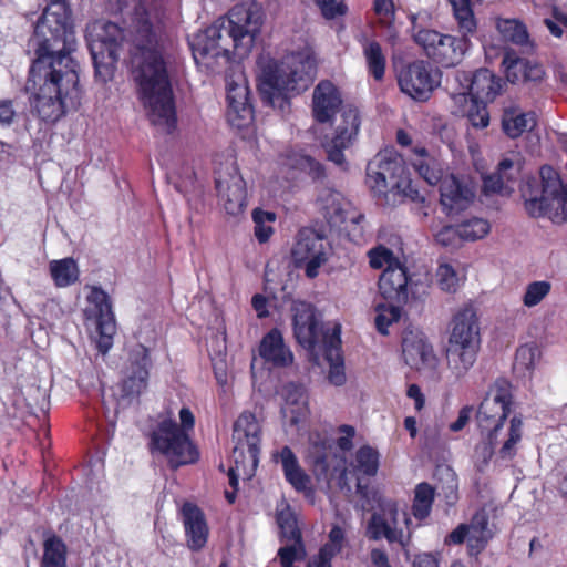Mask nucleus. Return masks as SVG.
I'll list each match as a JSON object with an SVG mask.
<instances>
[{
    "instance_id": "f257e3e1",
    "label": "nucleus",
    "mask_w": 567,
    "mask_h": 567,
    "mask_svg": "<svg viewBox=\"0 0 567 567\" xmlns=\"http://www.w3.org/2000/svg\"><path fill=\"white\" fill-rule=\"evenodd\" d=\"M132 33L133 79L138 101L150 122L166 133L175 127L173 91L164 58L165 33L158 9L141 1L135 8Z\"/></svg>"
},
{
    "instance_id": "f03ea898",
    "label": "nucleus",
    "mask_w": 567,
    "mask_h": 567,
    "mask_svg": "<svg viewBox=\"0 0 567 567\" xmlns=\"http://www.w3.org/2000/svg\"><path fill=\"white\" fill-rule=\"evenodd\" d=\"M79 65L72 56L56 60L35 58L25 84L38 116L54 123L80 100Z\"/></svg>"
},
{
    "instance_id": "7ed1b4c3",
    "label": "nucleus",
    "mask_w": 567,
    "mask_h": 567,
    "mask_svg": "<svg viewBox=\"0 0 567 567\" xmlns=\"http://www.w3.org/2000/svg\"><path fill=\"white\" fill-rule=\"evenodd\" d=\"M258 66L261 99L281 113L289 110L290 96L303 92L316 73V61L309 51L291 52L280 62L261 56Z\"/></svg>"
},
{
    "instance_id": "20e7f679",
    "label": "nucleus",
    "mask_w": 567,
    "mask_h": 567,
    "mask_svg": "<svg viewBox=\"0 0 567 567\" xmlns=\"http://www.w3.org/2000/svg\"><path fill=\"white\" fill-rule=\"evenodd\" d=\"M520 196L528 216L548 217L555 224L567 220V185L551 166H543L539 178L524 181Z\"/></svg>"
},
{
    "instance_id": "39448f33",
    "label": "nucleus",
    "mask_w": 567,
    "mask_h": 567,
    "mask_svg": "<svg viewBox=\"0 0 567 567\" xmlns=\"http://www.w3.org/2000/svg\"><path fill=\"white\" fill-rule=\"evenodd\" d=\"M32 41L37 58L56 60L71 56L75 35L66 0H51L35 24Z\"/></svg>"
},
{
    "instance_id": "423d86ee",
    "label": "nucleus",
    "mask_w": 567,
    "mask_h": 567,
    "mask_svg": "<svg viewBox=\"0 0 567 567\" xmlns=\"http://www.w3.org/2000/svg\"><path fill=\"white\" fill-rule=\"evenodd\" d=\"M480 326L472 308L460 310L452 320L451 334L445 351L447 369L463 378L474 365L480 349Z\"/></svg>"
},
{
    "instance_id": "0eeeda50",
    "label": "nucleus",
    "mask_w": 567,
    "mask_h": 567,
    "mask_svg": "<svg viewBox=\"0 0 567 567\" xmlns=\"http://www.w3.org/2000/svg\"><path fill=\"white\" fill-rule=\"evenodd\" d=\"M265 13L257 2L234 6L224 22L223 29L231 43L234 55L244 56L250 52L257 35L261 31Z\"/></svg>"
},
{
    "instance_id": "6e6552de",
    "label": "nucleus",
    "mask_w": 567,
    "mask_h": 567,
    "mask_svg": "<svg viewBox=\"0 0 567 567\" xmlns=\"http://www.w3.org/2000/svg\"><path fill=\"white\" fill-rule=\"evenodd\" d=\"M124 37V31L116 23L96 20L87 24L86 40L97 75L105 79L111 74Z\"/></svg>"
},
{
    "instance_id": "1a4fd4ad",
    "label": "nucleus",
    "mask_w": 567,
    "mask_h": 567,
    "mask_svg": "<svg viewBox=\"0 0 567 567\" xmlns=\"http://www.w3.org/2000/svg\"><path fill=\"white\" fill-rule=\"evenodd\" d=\"M152 445L167 457L173 468L195 463L199 457L188 434L171 419L162 421L153 432Z\"/></svg>"
},
{
    "instance_id": "9d476101",
    "label": "nucleus",
    "mask_w": 567,
    "mask_h": 567,
    "mask_svg": "<svg viewBox=\"0 0 567 567\" xmlns=\"http://www.w3.org/2000/svg\"><path fill=\"white\" fill-rule=\"evenodd\" d=\"M413 39L429 59L443 68L460 64L468 49L467 38L444 34L433 29H420Z\"/></svg>"
},
{
    "instance_id": "9b49d317",
    "label": "nucleus",
    "mask_w": 567,
    "mask_h": 567,
    "mask_svg": "<svg viewBox=\"0 0 567 567\" xmlns=\"http://www.w3.org/2000/svg\"><path fill=\"white\" fill-rule=\"evenodd\" d=\"M404 174L401 156L393 150H384L368 163L367 184L377 197L390 203V195L402 185Z\"/></svg>"
},
{
    "instance_id": "f8f14e48",
    "label": "nucleus",
    "mask_w": 567,
    "mask_h": 567,
    "mask_svg": "<svg viewBox=\"0 0 567 567\" xmlns=\"http://www.w3.org/2000/svg\"><path fill=\"white\" fill-rule=\"evenodd\" d=\"M381 511L374 512L365 526L364 535L369 540L378 542L386 539L389 544L396 543L403 549L408 548L411 543L412 533L410 525L412 524L411 517L404 513V524L406 532L398 527L399 506L394 501H384L381 504Z\"/></svg>"
},
{
    "instance_id": "ddd939ff",
    "label": "nucleus",
    "mask_w": 567,
    "mask_h": 567,
    "mask_svg": "<svg viewBox=\"0 0 567 567\" xmlns=\"http://www.w3.org/2000/svg\"><path fill=\"white\" fill-rule=\"evenodd\" d=\"M512 405L509 384L496 381L494 386L480 404L476 420L482 433L487 435L491 446L494 445L496 432L503 426Z\"/></svg>"
},
{
    "instance_id": "4468645a",
    "label": "nucleus",
    "mask_w": 567,
    "mask_h": 567,
    "mask_svg": "<svg viewBox=\"0 0 567 567\" xmlns=\"http://www.w3.org/2000/svg\"><path fill=\"white\" fill-rule=\"evenodd\" d=\"M261 427L256 416L250 412L241 413L234 424L233 441L235 446L233 457L236 470L248 462L252 470L258 465L260 453Z\"/></svg>"
},
{
    "instance_id": "2eb2a0df",
    "label": "nucleus",
    "mask_w": 567,
    "mask_h": 567,
    "mask_svg": "<svg viewBox=\"0 0 567 567\" xmlns=\"http://www.w3.org/2000/svg\"><path fill=\"white\" fill-rule=\"evenodd\" d=\"M402 358L406 365L424 377L437 381L441 379L436 357L432 344L421 331L405 330L402 338Z\"/></svg>"
},
{
    "instance_id": "dca6fc26",
    "label": "nucleus",
    "mask_w": 567,
    "mask_h": 567,
    "mask_svg": "<svg viewBox=\"0 0 567 567\" xmlns=\"http://www.w3.org/2000/svg\"><path fill=\"white\" fill-rule=\"evenodd\" d=\"M403 93L416 101H426L439 85V79L432 66L422 60L404 66L398 79Z\"/></svg>"
},
{
    "instance_id": "f3484780",
    "label": "nucleus",
    "mask_w": 567,
    "mask_h": 567,
    "mask_svg": "<svg viewBox=\"0 0 567 567\" xmlns=\"http://www.w3.org/2000/svg\"><path fill=\"white\" fill-rule=\"evenodd\" d=\"M493 532L488 526V515L485 511L476 512L468 524H460L444 539L445 545L467 543L470 555H478L486 547Z\"/></svg>"
},
{
    "instance_id": "a211bd4d",
    "label": "nucleus",
    "mask_w": 567,
    "mask_h": 567,
    "mask_svg": "<svg viewBox=\"0 0 567 567\" xmlns=\"http://www.w3.org/2000/svg\"><path fill=\"white\" fill-rule=\"evenodd\" d=\"M224 22L215 21L204 31H199L189 39L193 56L197 63L208 58L234 55L231 43L223 29Z\"/></svg>"
},
{
    "instance_id": "6ab92c4d",
    "label": "nucleus",
    "mask_w": 567,
    "mask_h": 567,
    "mask_svg": "<svg viewBox=\"0 0 567 567\" xmlns=\"http://www.w3.org/2000/svg\"><path fill=\"white\" fill-rule=\"evenodd\" d=\"M292 257L298 267L305 268L307 277H317L319 268L328 260L324 239L313 231H301Z\"/></svg>"
},
{
    "instance_id": "aec40b11",
    "label": "nucleus",
    "mask_w": 567,
    "mask_h": 567,
    "mask_svg": "<svg viewBox=\"0 0 567 567\" xmlns=\"http://www.w3.org/2000/svg\"><path fill=\"white\" fill-rule=\"evenodd\" d=\"M319 200L324 217L332 227L355 230L354 227L350 228V225L357 226L364 219V215L358 212L341 193L334 189H324Z\"/></svg>"
},
{
    "instance_id": "412c9836",
    "label": "nucleus",
    "mask_w": 567,
    "mask_h": 567,
    "mask_svg": "<svg viewBox=\"0 0 567 567\" xmlns=\"http://www.w3.org/2000/svg\"><path fill=\"white\" fill-rule=\"evenodd\" d=\"M87 301L93 306L92 311L100 333L97 347L102 353H105L112 346V337L115 332V319L110 297L103 289L93 287L87 296Z\"/></svg>"
},
{
    "instance_id": "4be33fe9",
    "label": "nucleus",
    "mask_w": 567,
    "mask_h": 567,
    "mask_svg": "<svg viewBox=\"0 0 567 567\" xmlns=\"http://www.w3.org/2000/svg\"><path fill=\"white\" fill-rule=\"evenodd\" d=\"M87 301L93 306L92 311L100 333L97 347L102 353H105L112 346V337L115 332V319L110 297L103 289L93 287L87 296Z\"/></svg>"
},
{
    "instance_id": "5701e85b",
    "label": "nucleus",
    "mask_w": 567,
    "mask_h": 567,
    "mask_svg": "<svg viewBox=\"0 0 567 567\" xmlns=\"http://www.w3.org/2000/svg\"><path fill=\"white\" fill-rule=\"evenodd\" d=\"M87 301L93 306L92 311L100 333L97 347L102 353H105L112 346V337L115 332V319L110 297L103 289L93 287L87 296Z\"/></svg>"
},
{
    "instance_id": "b1692460",
    "label": "nucleus",
    "mask_w": 567,
    "mask_h": 567,
    "mask_svg": "<svg viewBox=\"0 0 567 567\" xmlns=\"http://www.w3.org/2000/svg\"><path fill=\"white\" fill-rule=\"evenodd\" d=\"M343 100L339 87L329 80L320 81L312 92V116L316 122L327 124L342 112Z\"/></svg>"
},
{
    "instance_id": "393cba45",
    "label": "nucleus",
    "mask_w": 567,
    "mask_h": 567,
    "mask_svg": "<svg viewBox=\"0 0 567 567\" xmlns=\"http://www.w3.org/2000/svg\"><path fill=\"white\" fill-rule=\"evenodd\" d=\"M293 333L299 344L312 349L321 336V324L315 308L305 301H293L291 306Z\"/></svg>"
},
{
    "instance_id": "a878e982",
    "label": "nucleus",
    "mask_w": 567,
    "mask_h": 567,
    "mask_svg": "<svg viewBox=\"0 0 567 567\" xmlns=\"http://www.w3.org/2000/svg\"><path fill=\"white\" fill-rule=\"evenodd\" d=\"M227 118L231 126L245 128L252 123L254 111L249 103V89L245 82L227 83Z\"/></svg>"
},
{
    "instance_id": "bb28decb",
    "label": "nucleus",
    "mask_w": 567,
    "mask_h": 567,
    "mask_svg": "<svg viewBox=\"0 0 567 567\" xmlns=\"http://www.w3.org/2000/svg\"><path fill=\"white\" fill-rule=\"evenodd\" d=\"M150 367V352L140 344L131 353V372L122 383L123 396L136 399L146 390Z\"/></svg>"
},
{
    "instance_id": "cd10ccee",
    "label": "nucleus",
    "mask_w": 567,
    "mask_h": 567,
    "mask_svg": "<svg viewBox=\"0 0 567 567\" xmlns=\"http://www.w3.org/2000/svg\"><path fill=\"white\" fill-rule=\"evenodd\" d=\"M462 76L467 82V91L460 93V96L470 95L472 102L486 104L495 100L503 87L502 79L496 76L488 69H480L471 76L463 73Z\"/></svg>"
},
{
    "instance_id": "c85d7f7f",
    "label": "nucleus",
    "mask_w": 567,
    "mask_h": 567,
    "mask_svg": "<svg viewBox=\"0 0 567 567\" xmlns=\"http://www.w3.org/2000/svg\"><path fill=\"white\" fill-rule=\"evenodd\" d=\"M473 198V188L455 175L445 176L440 182V203L447 214L465 209Z\"/></svg>"
},
{
    "instance_id": "c756f323",
    "label": "nucleus",
    "mask_w": 567,
    "mask_h": 567,
    "mask_svg": "<svg viewBox=\"0 0 567 567\" xmlns=\"http://www.w3.org/2000/svg\"><path fill=\"white\" fill-rule=\"evenodd\" d=\"M182 522L185 529L186 545L193 551L206 546L209 528L204 513L192 503H185L181 508Z\"/></svg>"
},
{
    "instance_id": "7c9ffc66",
    "label": "nucleus",
    "mask_w": 567,
    "mask_h": 567,
    "mask_svg": "<svg viewBox=\"0 0 567 567\" xmlns=\"http://www.w3.org/2000/svg\"><path fill=\"white\" fill-rule=\"evenodd\" d=\"M409 277L406 268L400 262L384 269L379 279L382 297L393 303L404 305L409 299Z\"/></svg>"
},
{
    "instance_id": "2f4dec72",
    "label": "nucleus",
    "mask_w": 567,
    "mask_h": 567,
    "mask_svg": "<svg viewBox=\"0 0 567 567\" xmlns=\"http://www.w3.org/2000/svg\"><path fill=\"white\" fill-rule=\"evenodd\" d=\"M216 187L228 215L237 216L245 210L247 205L246 186L239 174H230L227 179H216Z\"/></svg>"
},
{
    "instance_id": "473e14b6",
    "label": "nucleus",
    "mask_w": 567,
    "mask_h": 567,
    "mask_svg": "<svg viewBox=\"0 0 567 567\" xmlns=\"http://www.w3.org/2000/svg\"><path fill=\"white\" fill-rule=\"evenodd\" d=\"M327 124L333 127L332 138H334L337 145L350 146L357 138L360 130L361 120L359 111L351 105H346L342 112L334 116L332 122Z\"/></svg>"
},
{
    "instance_id": "72a5a7b5",
    "label": "nucleus",
    "mask_w": 567,
    "mask_h": 567,
    "mask_svg": "<svg viewBox=\"0 0 567 567\" xmlns=\"http://www.w3.org/2000/svg\"><path fill=\"white\" fill-rule=\"evenodd\" d=\"M259 355L275 367H288L293 362V354L285 344L278 329H271L260 341Z\"/></svg>"
},
{
    "instance_id": "f704fd0d",
    "label": "nucleus",
    "mask_w": 567,
    "mask_h": 567,
    "mask_svg": "<svg viewBox=\"0 0 567 567\" xmlns=\"http://www.w3.org/2000/svg\"><path fill=\"white\" fill-rule=\"evenodd\" d=\"M274 460L281 464L285 478L297 492L309 489L310 476L302 470L296 454L289 446H284L279 452L275 453Z\"/></svg>"
},
{
    "instance_id": "c9c22d12",
    "label": "nucleus",
    "mask_w": 567,
    "mask_h": 567,
    "mask_svg": "<svg viewBox=\"0 0 567 567\" xmlns=\"http://www.w3.org/2000/svg\"><path fill=\"white\" fill-rule=\"evenodd\" d=\"M503 65L506 69V76L511 82L519 81H540L545 74L544 69L538 63H533L518 58L514 52H506L503 59Z\"/></svg>"
},
{
    "instance_id": "e433bc0d",
    "label": "nucleus",
    "mask_w": 567,
    "mask_h": 567,
    "mask_svg": "<svg viewBox=\"0 0 567 567\" xmlns=\"http://www.w3.org/2000/svg\"><path fill=\"white\" fill-rule=\"evenodd\" d=\"M517 168L512 159L505 158L499 162L497 172L485 176L483 187L486 194L497 193L509 195L513 192L511 183L515 179Z\"/></svg>"
},
{
    "instance_id": "4c0bfd02",
    "label": "nucleus",
    "mask_w": 567,
    "mask_h": 567,
    "mask_svg": "<svg viewBox=\"0 0 567 567\" xmlns=\"http://www.w3.org/2000/svg\"><path fill=\"white\" fill-rule=\"evenodd\" d=\"M282 395L285 399L284 414H290L291 422L297 423L308 412L306 389L300 384L289 383L284 388Z\"/></svg>"
},
{
    "instance_id": "58836bf2",
    "label": "nucleus",
    "mask_w": 567,
    "mask_h": 567,
    "mask_svg": "<svg viewBox=\"0 0 567 567\" xmlns=\"http://www.w3.org/2000/svg\"><path fill=\"white\" fill-rule=\"evenodd\" d=\"M281 165L291 171H298L308 174L313 181L324 177L323 166L310 157L298 151H287L281 155Z\"/></svg>"
},
{
    "instance_id": "ea45409f",
    "label": "nucleus",
    "mask_w": 567,
    "mask_h": 567,
    "mask_svg": "<svg viewBox=\"0 0 567 567\" xmlns=\"http://www.w3.org/2000/svg\"><path fill=\"white\" fill-rule=\"evenodd\" d=\"M414 153L415 157L411 163L414 169L427 184H439L444 178L441 163L425 148H415Z\"/></svg>"
},
{
    "instance_id": "a19ab883",
    "label": "nucleus",
    "mask_w": 567,
    "mask_h": 567,
    "mask_svg": "<svg viewBox=\"0 0 567 567\" xmlns=\"http://www.w3.org/2000/svg\"><path fill=\"white\" fill-rule=\"evenodd\" d=\"M449 3L461 35L467 38L474 34L477 30V21L470 0H450Z\"/></svg>"
},
{
    "instance_id": "79ce46f5",
    "label": "nucleus",
    "mask_w": 567,
    "mask_h": 567,
    "mask_svg": "<svg viewBox=\"0 0 567 567\" xmlns=\"http://www.w3.org/2000/svg\"><path fill=\"white\" fill-rule=\"evenodd\" d=\"M49 268L56 287H69L79 279V267L73 258L52 260Z\"/></svg>"
},
{
    "instance_id": "37998d69",
    "label": "nucleus",
    "mask_w": 567,
    "mask_h": 567,
    "mask_svg": "<svg viewBox=\"0 0 567 567\" xmlns=\"http://www.w3.org/2000/svg\"><path fill=\"white\" fill-rule=\"evenodd\" d=\"M496 29L504 40L525 47L527 50L533 48L527 29L520 21L515 19H497Z\"/></svg>"
},
{
    "instance_id": "c03bdc74",
    "label": "nucleus",
    "mask_w": 567,
    "mask_h": 567,
    "mask_svg": "<svg viewBox=\"0 0 567 567\" xmlns=\"http://www.w3.org/2000/svg\"><path fill=\"white\" fill-rule=\"evenodd\" d=\"M435 497V489L429 483H420L414 488L412 515L419 519L430 516Z\"/></svg>"
},
{
    "instance_id": "a18cd8bd",
    "label": "nucleus",
    "mask_w": 567,
    "mask_h": 567,
    "mask_svg": "<svg viewBox=\"0 0 567 567\" xmlns=\"http://www.w3.org/2000/svg\"><path fill=\"white\" fill-rule=\"evenodd\" d=\"M363 55L368 65L369 73L375 81L384 78L386 59L380 43L369 41L363 47Z\"/></svg>"
},
{
    "instance_id": "49530a36",
    "label": "nucleus",
    "mask_w": 567,
    "mask_h": 567,
    "mask_svg": "<svg viewBox=\"0 0 567 567\" xmlns=\"http://www.w3.org/2000/svg\"><path fill=\"white\" fill-rule=\"evenodd\" d=\"M41 567H66V546L58 536L44 540Z\"/></svg>"
},
{
    "instance_id": "de8ad7c7",
    "label": "nucleus",
    "mask_w": 567,
    "mask_h": 567,
    "mask_svg": "<svg viewBox=\"0 0 567 567\" xmlns=\"http://www.w3.org/2000/svg\"><path fill=\"white\" fill-rule=\"evenodd\" d=\"M276 520L280 529L281 542L302 538L296 515L289 505L282 504L281 507H277Z\"/></svg>"
},
{
    "instance_id": "09e8293b",
    "label": "nucleus",
    "mask_w": 567,
    "mask_h": 567,
    "mask_svg": "<svg viewBox=\"0 0 567 567\" xmlns=\"http://www.w3.org/2000/svg\"><path fill=\"white\" fill-rule=\"evenodd\" d=\"M502 125L504 132L509 137L516 138L534 127L535 116L532 113L516 114L515 112H506L503 116Z\"/></svg>"
},
{
    "instance_id": "8fccbe9b",
    "label": "nucleus",
    "mask_w": 567,
    "mask_h": 567,
    "mask_svg": "<svg viewBox=\"0 0 567 567\" xmlns=\"http://www.w3.org/2000/svg\"><path fill=\"white\" fill-rule=\"evenodd\" d=\"M353 468L367 476H374L379 468V453L369 445L361 446L354 457Z\"/></svg>"
},
{
    "instance_id": "3c124183",
    "label": "nucleus",
    "mask_w": 567,
    "mask_h": 567,
    "mask_svg": "<svg viewBox=\"0 0 567 567\" xmlns=\"http://www.w3.org/2000/svg\"><path fill=\"white\" fill-rule=\"evenodd\" d=\"M402 306L398 303L391 305H378L375 308L377 316L374 319L377 330L386 336L389 333V327L394 322H398L402 315Z\"/></svg>"
},
{
    "instance_id": "603ef678",
    "label": "nucleus",
    "mask_w": 567,
    "mask_h": 567,
    "mask_svg": "<svg viewBox=\"0 0 567 567\" xmlns=\"http://www.w3.org/2000/svg\"><path fill=\"white\" fill-rule=\"evenodd\" d=\"M286 542L287 544L278 549L277 556L282 567H295V561H301L306 559V545L302 538Z\"/></svg>"
},
{
    "instance_id": "864d4df0",
    "label": "nucleus",
    "mask_w": 567,
    "mask_h": 567,
    "mask_svg": "<svg viewBox=\"0 0 567 567\" xmlns=\"http://www.w3.org/2000/svg\"><path fill=\"white\" fill-rule=\"evenodd\" d=\"M523 422L518 416L512 417L509 422L508 437L499 449V455L502 458L511 460L516 455V446L520 442L523 436Z\"/></svg>"
},
{
    "instance_id": "5fc2aeb1",
    "label": "nucleus",
    "mask_w": 567,
    "mask_h": 567,
    "mask_svg": "<svg viewBox=\"0 0 567 567\" xmlns=\"http://www.w3.org/2000/svg\"><path fill=\"white\" fill-rule=\"evenodd\" d=\"M523 422L518 416L512 417L509 422L508 437L499 449V455L502 458L511 460L516 455V446L520 442L523 436Z\"/></svg>"
},
{
    "instance_id": "6e6d98bb",
    "label": "nucleus",
    "mask_w": 567,
    "mask_h": 567,
    "mask_svg": "<svg viewBox=\"0 0 567 567\" xmlns=\"http://www.w3.org/2000/svg\"><path fill=\"white\" fill-rule=\"evenodd\" d=\"M491 226L487 220L482 218H472L458 225V231L462 240H478L489 233Z\"/></svg>"
},
{
    "instance_id": "4d7b16f0",
    "label": "nucleus",
    "mask_w": 567,
    "mask_h": 567,
    "mask_svg": "<svg viewBox=\"0 0 567 567\" xmlns=\"http://www.w3.org/2000/svg\"><path fill=\"white\" fill-rule=\"evenodd\" d=\"M252 220L255 223L256 238L259 243H266L272 234V227L267 225V223H274L276 214L257 208L252 212Z\"/></svg>"
},
{
    "instance_id": "13d9d810",
    "label": "nucleus",
    "mask_w": 567,
    "mask_h": 567,
    "mask_svg": "<svg viewBox=\"0 0 567 567\" xmlns=\"http://www.w3.org/2000/svg\"><path fill=\"white\" fill-rule=\"evenodd\" d=\"M551 285L549 281H534L527 285L523 297L524 306L532 308L537 306L549 292Z\"/></svg>"
},
{
    "instance_id": "bf43d9fd",
    "label": "nucleus",
    "mask_w": 567,
    "mask_h": 567,
    "mask_svg": "<svg viewBox=\"0 0 567 567\" xmlns=\"http://www.w3.org/2000/svg\"><path fill=\"white\" fill-rule=\"evenodd\" d=\"M369 264L373 269H381L385 267L389 269L390 266H394V264H400L398 258L394 257L391 249L380 245L374 247L368 251Z\"/></svg>"
},
{
    "instance_id": "052dcab7",
    "label": "nucleus",
    "mask_w": 567,
    "mask_h": 567,
    "mask_svg": "<svg viewBox=\"0 0 567 567\" xmlns=\"http://www.w3.org/2000/svg\"><path fill=\"white\" fill-rule=\"evenodd\" d=\"M401 182L402 185H400V187H395V190L391 193L389 204L394 205L400 203L403 198H409L415 203H423L425 200L424 196H422L413 186L412 182L405 176V174L401 178Z\"/></svg>"
},
{
    "instance_id": "680f3d73",
    "label": "nucleus",
    "mask_w": 567,
    "mask_h": 567,
    "mask_svg": "<svg viewBox=\"0 0 567 567\" xmlns=\"http://www.w3.org/2000/svg\"><path fill=\"white\" fill-rule=\"evenodd\" d=\"M538 350L534 346L525 344L517 349L515 355V369L522 372H530L535 368Z\"/></svg>"
},
{
    "instance_id": "e2e57ef3",
    "label": "nucleus",
    "mask_w": 567,
    "mask_h": 567,
    "mask_svg": "<svg viewBox=\"0 0 567 567\" xmlns=\"http://www.w3.org/2000/svg\"><path fill=\"white\" fill-rule=\"evenodd\" d=\"M439 287L446 292H455L460 286V278L454 268L447 264L440 265L436 270Z\"/></svg>"
},
{
    "instance_id": "0e129e2a",
    "label": "nucleus",
    "mask_w": 567,
    "mask_h": 567,
    "mask_svg": "<svg viewBox=\"0 0 567 567\" xmlns=\"http://www.w3.org/2000/svg\"><path fill=\"white\" fill-rule=\"evenodd\" d=\"M344 532L340 526H333L329 533V543L320 548L322 555L336 556L342 550Z\"/></svg>"
},
{
    "instance_id": "69168bd1",
    "label": "nucleus",
    "mask_w": 567,
    "mask_h": 567,
    "mask_svg": "<svg viewBox=\"0 0 567 567\" xmlns=\"http://www.w3.org/2000/svg\"><path fill=\"white\" fill-rule=\"evenodd\" d=\"M467 118L472 126L484 128L489 124V116L486 105L480 102H473V107L468 110Z\"/></svg>"
},
{
    "instance_id": "338daca9",
    "label": "nucleus",
    "mask_w": 567,
    "mask_h": 567,
    "mask_svg": "<svg viewBox=\"0 0 567 567\" xmlns=\"http://www.w3.org/2000/svg\"><path fill=\"white\" fill-rule=\"evenodd\" d=\"M316 3L319 6L326 19H334L344 16L348 10V7L343 2L337 0H316Z\"/></svg>"
},
{
    "instance_id": "774afa93",
    "label": "nucleus",
    "mask_w": 567,
    "mask_h": 567,
    "mask_svg": "<svg viewBox=\"0 0 567 567\" xmlns=\"http://www.w3.org/2000/svg\"><path fill=\"white\" fill-rule=\"evenodd\" d=\"M435 240L442 246H455L461 239L458 225L444 226L435 235Z\"/></svg>"
}]
</instances>
